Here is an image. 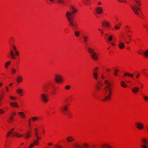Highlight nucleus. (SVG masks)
I'll list each match as a JSON object with an SVG mask.
<instances>
[{"instance_id": "1", "label": "nucleus", "mask_w": 148, "mask_h": 148, "mask_svg": "<svg viewBox=\"0 0 148 148\" xmlns=\"http://www.w3.org/2000/svg\"><path fill=\"white\" fill-rule=\"evenodd\" d=\"M104 83L106 85V86L104 88V92L105 94L107 93L108 95L105 96L104 99H102L103 101L107 100H110L112 93L111 87L112 86L110 82L108 80H106L104 81Z\"/></svg>"}, {"instance_id": "2", "label": "nucleus", "mask_w": 148, "mask_h": 148, "mask_svg": "<svg viewBox=\"0 0 148 148\" xmlns=\"http://www.w3.org/2000/svg\"><path fill=\"white\" fill-rule=\"evenodd\" d=\"M70 10L72 11L71 12H67L66 13V16L67 17L68 20L69 22L70 25L72 27H76L75 23L73 21V20L71 19L72 15V14H74L77 11V10L72 5L70 8Z\"/></svg>"}, {"instance_id": "3", "label": "nucleus", "mask_w": 148, "mask_h": 148, "mask_svg": "<svg viewBox=\"0 0 148 148\" xmlns=\"http://www.w3.org/2000/svg\"><path fill=\"white\" fill-rule=\"evenodd\" d=\"M87 49L89 53L91 54V58L95 60H97L98 59L97 55L96 53L94 52V49L90 47H88Z\"/></svg>"}, {"instance_id": "4", "label": "nucleus", "mask_w": 148, "mask_h": 148, "mask_svg": "<svg viewBox=\"0 0 148 148\" xmlns=\"http://www.w3.org/2000/svg\"><path fill=\"white\" fill-rule=\"evenodd\" d=\"M73 145L74 147L77 148H86L88 147L89 146L88 144L86 143H83V145L84 147L80 146L77 142H75L73 143Z\"/></svg>"}, {"instance_id": "5", "label": "nucleus", "mask_w": 148, "mask_h": 148, "mask_svg": "<svg viewBox=\"0 0 148 148\" xmlns=\"http://www.w3.org/2000/svg\"><path fill=\"white\" fill-rule=\"evenodd\" d=\"M68 109V105H64L61 106L60 109L62 113L64 114H67V112Z\"/></svg>"}, {"instance_id": "6", "label": "nucleus", "mask_w": 148, "mask_h": 148, "mask_svg": "<svg viewBox=\"0 0 148 148\" xmlns=\"http://www.w3.org/2000/svg\"><path fill=\"white\" fill-rule=\"evenodd\" d=\"M141 142L142 144L141 145V147L142 148H148L147 145H148V141L145 138H143Z\"/></svg>"}, {"instance_id": "7", "label": "nucleus", "mask_w": 148, "mask_h": 148, "mask_svg": "<svg viewBox=\"0 0 148 148\" xmlns=\"http://www.w3.org/2000/svg\"><path fill=\"white\" fill-rule=\"evenodd\" d=\"M48 95L45 93H42L40 95L41 99L44 103L47 102L49 100Z\"/></svg>"}, {"instance_id": "8", "label": "nucleus", "mask_w": 148, "mask_h": 148, "mask_svg": "<svg viewBox=\"0 0 148 148\" xmlns=\"http://www.w3.org/2000/svg\"><path fill=\"white\" fill-rule=\"evenodd\" d=\"M10 53L11 57V58L14 59H15L16 58V55L17 56H18L19 55V53L17 51H15V54H14L13 51L12 50L10 51Z\"/></svg>"}, {"instance_id": "9", "label": "nucleus", "mask_w": 148, "mask_h": 148, "mask_svg": "<svg viewBox=\"0 0 148 148\" xmlns=\"http://www.w3.org/2000/svg\"><path fill=\"white\" fill-rule=\"evenodd\" d=\"M55 80L57 83H59L62 81V78L60 75H56L55 77Z\"/></svg>"}, {"instance_id": "10", "label": "nucleus", "mask_w": 148, "mask_h": 148, "mask_svg": "<svg viewBox=\"0 0 148 148\" xmlns=\"http://www.w3.org/2000/svg\"><path fill=\"white\" fill-rule=\"evenodd\" d=\"M14 129L12 128L10 131H11L12 132L11 133V136H15L18 137H21L23 136L22 134H20L17 132H14Z\"/></svg>"}, {"instance_id": "11", "label": "nucleus", "mask_w": 148, "mask_h": 148, "mask_svg": "<svg viewBox=\"0 0 148 148\" xmlns=\"http://www.w3.org/2000/svg\"><path fill=\"white\" fill-rule=\"evenodd\" d=\"M135 126L137 128L140 130L143 129L144 127L143 124L140 122L136 123Z\"/></svg>"}, {"instance_id": "12", "label": "nucleus", "mask_w": 148, "mask_h": 148, "mask_svg": "<svg viewBox=\"0 0 148 148\" xmlns=\"http://www.w3.org/2000/svg\"><path fill=\"white\" fill-rule=\"evenodd\" d=\"M97 13L98 14H101L103 12V10L102 8L101 7H98L96 9Z\"/></svg>"}, {"instance_id": "13", "label": "nucleus", "mask_w": 148, "mask_h": 148, "mask_svg": "<svg viewBox=\"0 0 148 148\" xmlns=\"http://www.w3.org/2000/svg\"><path fill=\"white\" fill-rule=\"evenodd\" d=\"M29 133V132L26 133L25 135H23V136H24V138L25 139H28L29 137H31V134Z\"/></svg>"}, {"instance_id": "14", "label": "nucleus", "mask_w": 148, "mask_h": 148, "mask_svg": "<svg viewBox=\"0 0 148 148\" xmlns=\"http://www.w3.org/2000/svg\"><path fill=\"white\" fill-rule=\"evenodd\" d=\"M34 143H32L29 147V148H31L34 147L35 145H38V142L36 140H34Z\"/></svg>"}, {"instance_id": "15", "label": "nucleus", "mask_w": 148, "mask_h": 148, "mask_svg": "<svg viewBox=\"0 0 148 148\" xmlns=\"http://www.w3.org/2000/svg\"><path fill=\"white\" fill-rule=\"evenodd\" d=\"M10 105L13 107L18 108L19 107L17 103L16 102H10Z\"/></svg>"}, {"instance_id": "16", "label": "nucleus", "mask_w": 148, "mask_h": 148, "mask_svg": "<svg viewBox=\"0 0 148 148\" xmlns=\"http://www.w3.org/2000/svg\"><path fill=\"white\" fill-rule=\"evenodd\" d=\"M14 120V117L13 116H11L9 118L8 121L9 123H12L13 122Z\"/></svg>"}, {"instance_id": "17", "label": "nucleus", "mask_w": 148, "mask_h": 148, "mask_svg": "<svg viewBox=\"0 0 148 148\" xmlns=\"http://www.w3.org/2000/svg\"><path fill=\"white\" fill-rule=\"evenodd\" d=\"M66 140L68 142H71L73 141L74 140V139L71 136L68 137L66 138Z\"/></svg>"}, {"instance_id": "18", "label": "nucleus", "mask_w": 148, "mask_h": 148, "mask_svg": "<svg viewBox=\"0 0 148 148\" xmlns=\"http://www.w3.org/2000/svg\"><path fill=\"white\" fill-rule=\"evenodd\" d=\"M119 48L121 49H122L125 47V45L122 42H120L119 44Z\"/></svg>"}, {"instance_id": "19", "label": "nucleus", "mask_w": 148, "mask_h": 148, "mask_svg": "<svg viewBox=\"0 0 148 148\" xmlns=\"http://www.w3.org/2000/svg\"><path fill=\"white\" fill-rule=\"evenodd\" d=\"M23 90L21 88H19L17 90V92L21 95L22 96L23 95Z\"/></svg>"}, {"instance_id": "20", "label": "nucleus", "mask_w": 148, "mask_h": 148, "mask_svg": "<svg viewBox=\"0 0 148 148\" xmlns=\"http://www.w3.org/2000/svg\"><path fill=\"white\" fill-rule=\"evenodd\" d=\"M124 76H128L132 78H133L134 77V75L133 74H130L127 73H125L124 75Z\"/></svg>"}, {"instance_id": "21", "label": "nucleus", "mask_w": 148, "mask_h": 148, "mask_svg": "<svg viewBox=\"0 0 148 148\" xmlns=\"http://www.w3.org/2000/svg\"><path fill=\"white\" fill-rule=\"evenodd\" d=\"M17 83L21 82H22L23 80L22 77L20 76H18L17 78Z\"/></svg>"}, {"instance_id": "22", "label": "nucleus", "mask_w": 148, "mask_h": 148, "mask_svg": "<svg viewBox=\"0 0 148 148\" xmlns=\"http://www.w3.org/2000/svg\"><path fill=\"white\" fill-rule=\"evenodd\" d=\"M139 90V88L137 87H134L132 89V91L136 93L138 92Z\"/></svg>"}, {"instance_id": "23", "label": "nucleus", "mask_w": 148, "mask_h": 148, "mask_svg": "<svg viewBox=\"0 0 148 148\" xmlns=\"http://www.w3.org/2000/svg\"><path fill=\"white\" fill-rule=\"evenodd\" d=\"M132 9L133 11L135 13V14L138 15L139 14L138 12L137 11V10L134 7L132 6Z\"/></svg>"}, {"instance_id": "24", "label": "nucleus", "mask_w": 148, "mask_h": 148, "mask_svg": "<svg viewBox=\"0 0 148 148\" xmlns=\"http://www.w3.org/2000/svg\"><path fill=\"white\" fill-rule=\"evenodd\" d=\"M102 25L104 27H106L109 26V23L107 21H104L102 23Z\"/></svg>"}, {"instance_id": "25", "label": "nucleus", "mask_w": 148, "mask_h": 148, "mask_svg": "<svg viewBox=\"0 0 148 148\" xmlns=\"http://www.w3.org/2000/svg\"><path fill=\"white\" fill-rule=\"evenodd\" d=\"M102 84L101 82H98V84L97 86V89L100 90L101 88Z\"/></svg>"}, {"instance_id": "26", "label": "nucleus", "mask_w": 148, "mask_h": 148, "mask_svg": "<svg viewBox=\"0 0 148 148\" xmlns=\"http://www.w3.org/2000/svg\"><path fill=\"white\" fill-rule=\"evenodd\" d=\"M19 115L23 118L25 117V115L24 113L22 112H20L18 113Z\"/></svg>"}, {"instance_id": "27", "label": "nucleus", "mask_w": 148, "mask_h": 148, "mask_svg": "<svg viewBox=\"0 0 148 148\" xmlns=\"http://www.w3.org/2000/svg\"><path fill=\"white\" fill-rule=\"evenodd\" d=\"M93 77L95 79H97L98 77V73L97 72H95L93 73Z\"/></svg>"}, {"instance_id": "28", "label": "nucleus", "mask_w": 148, "mask_h": 148, "mask_svg": "<svg viewBox=\"0 0 148 148\" xmlns=\"http://www.w3.org/2000/svg\"><path fill=\"white\" fill-rule=\"evenodd\" d=\"M83 39L84 42H85L86 44V42H87L88 39V37L87 36H83Z\"/></svg>"}, {"instance_id": "29", "label": "nucleus", "mask_w": 148, "mask_h": 148, "mask_svg": "<svg viewBox=\"0 0 148 148\" xmlns=\"http://www.w3.org/2000/svg\"><path fill=\"white\" fill-rule=\"evenodd\" d=\"M121 86L123 87L124 88H126L127 87V86L126 85V84H125L124 82L123 81H121Z\"/></svg>"}, {"instance_id": "30", "label": "nucleus", "mask_w": 148, "mask_h": 148, "mask_svg": "<svg viewBox=\"0 0 148 148\" xmlns=\"http://www.w3.org/2000/svg\"><path fill=\"white\" fill-rule=\"evenodd\" d=\"M143 55L145 57L148 58V50H146L143 53Z\"/></svg>"}, {"instance_id": "31", "label": "nucleus", "mask_w": 148, "mask_h": 148, "mask_svg": "<svg viewBox=\"0 0 148 148\" xmlns=\"http://www.w3.org/2000/svg\"><path fill=\"white\" fill-rule=\"evenodd\" d=\"M74 33L76 37H78L80 36V32L78 31H75Z\"/></svg>"}, {"instance_id": "32", "label": "nucleus", "mask_w": 148, "mask_h": 148, "mask_svg": "<svg viewBox=\"0 0 148 148\" xmlns=\"http://www.w3.org/2000/svg\"><path fill=\"white\" fill-rule=\"evenodd\" d=\"M101 146H102V147L103 148H105L106 147H108V148H111L108 145H107V144H103Z\"/></svg>"}, {"instance_id": "33", "label": "nucleus", "mask_w": 148, "mask_h": 148, "mask_svg": "<svg viewBox=\"0 0 148 148\" xmlns=\"http://www.w3.org/2000/svg\"><path fill=\"white\" fill-rule=\"evenodd\" d=\"M11 62L10 61H8L6 63H5V67L7 68L8 66L10 65Z\"/></svg>"}, {"instance_id": "34", "label": "nucleus", "mask_w": 148, "mask_h": 148, "mask_svg": "<svg viewBox=\"0 0 148 148\" xmlns=\"http://www.w3.org/2000/svg\"><path fill=\"white\" fill-rule=\"evenodd\" d=\"M31 119L33 121H35L38 119V118L36 116H34L32 117Z\"/></svg>"}, {"instance_id": "35", "label": "nucleus", "mask_w": 148, "mask_h": 148, "mask_svg": "<svg viewBox=\"0 0 148 148\" xmlns=\"http://www.w3.org/2000/svg\"><path fill=\"white\" fill-rule=\"evenodd\" d=\"M11 71L12 73L13 74H14L16 72V70L15 69H13V68H11Z\"/></svg>"}, {"instance_id": "36", "label": "nucleus", "mask_w": 148, "mask_h": 148, "mask_svg": "<svg viewBox=\"0 0 148 148\" xmlns=\"http://www.w3.org/2000/svg\"><path fill=\"white\" fill-rule=\"evenodd\" d=\"M56 148H62V147L60 145L56 144L55 146Z\"/></svg>"}, {"instance_id": "37", "label": "nucleus", "mask_w": 148, "mask_h": 148, "mask_svg": "<svg viewBox=\"0 0 148 148\" xmlns=\"http://www.w3.org/2000/svg\"><path fill=\"white\" fill-rule=\"evenodd\" d=\"M12 132L11 131H9L7 133V137H10V134L11 135V133H12Z\"/></svg>"}, {"instance_id": "38", "label": "nucleus", "mask_w": 148, "mask_h": 148, "mask_svg": "<svg viewBox=\"0 0 148 148\" xmlns=\"http://www.w3.org/2000/svg\"><path fill=\"white\" fill-rule=\"evenodd\" d=\"M114 28L116 30H118L120 28V27L118 25H116L114 27Z\"/></svg>"}, {"instance_id": "39", "label": "nucleus", "mask_w": 148, "mask_h": 148, "mask_svg": "<svg viewBox=\"0 0 148 148\" xmlns=\"http://www.w3.org/2000/svg\"><path fill=\"white\" fill-rule=\"evenodd\" d=\"M1 99H2L4 97V95H3V93L4 92V91L3 90H1Z\"/></svg>"}, {"instance_id": "40", "label": "nucleus", "mask_w": 148, "mask_h": 148, "mask_svg": "<svg viewBox=\"0 0 148 148\" xmlns=\"http://www.w3.org/2000/svg\"><path fill=\"white\" fill-rule=\"evenodd\" d=\"M5 112L4 111L1 109H0V114H3Z\"/></svg>"}, {"instance_id": "41", "label": "nucleus", "mask_w": 148, "mask_h": 148, "mask_svg": "<svg viewBox=\"0 0 148 148\" xmlns=\"http://www.w3.org/2000/svg\"><path fill=\"white\" fill-rule=\"evenodd\" d=\"M70 88V86L69 85H67L65 87L66 89L68 90H69Z\"/></svg>"}, {"instance_id": "42", "label": "nucleus", "mask_w": 148, "mask_h": 148, "mask_svg": "<svg viewBox=\"0 0 148 148\" xmlns=\"http://www.w3.org/2000/svg\"><path fill=\"white\" fill-rule=\"evenodd\" d=\"M112 36H109V38H108V40L110 41H112Z\"/></svg>"}, {"instance_id": "43", "label": "nucleus", "mask_w": 148, "mask_h": 148, "mask_svg": "<svg viewBox=\"0 0 148 148\" xmlns=\"http://www.w3.org/2000/svg\"><path fill=\"white\" fill-rule=\"evenodd\" d=\"M143 98L146 101H147V100H148V97L146 96H145L143 97Z\"/></svg>"}, {"instance_id": "44", "label": "nucleus", "mask_w": 148, "mask_h": 148, "mask_svg": "<svg viewBox=\"0 0 148 148\" xmlns=\"http://www.w3.org/2000/svg\"><path fill=\"white\" fill-rule=\"evenodd\" d=\"M135 1L138 5H141L140 2V1H138L137 0H135Z\"/></svg>"}, {"instance_id": "45", "label": "nucleus", "mask_w": 148, "mask_h": 148, "mask_svg": "<svg viewBox=\"0 0 148 148\" xmlns=\"http://www.w3.org/2000/svg\"><path fill=\"white\" fill-rule=\"evenodd\" d=\"M35 132L34 135L36 136H37L38 135V131Z\"/></svg>"}, {"instance_id": "46", "label": "nucleus", "mask_w": 148, "mask_h": 148, "mask_svg": "<svg viewBox=\"0 0 148 148\" xmlns=\"http://www.w3.org/2000/svg\"><path fill=\"white\" fill-rule=\"evenodd\" d=\"M36 138H37V140H36L38 142V140H40V139H41V138L40 137H39L38 136H36Z\"/></svg>"}, {"instance_id": "47", "label": "nucleus", "mask_w": 148, "mask_h": 148, "mask_svg": "<svg viewBox=\"0 0 148 148\" xmlns=\"http://www.w3.org/2000/svg\"><path fill=\"white\" fill-rule=\"evenodd\" d=\"M86 1L85 2H84V3L86 5H88V1H89V0H85Z\"/></svg>"}, {"instance_id": "48", "label": "nucleus", "mask_w": 148, "mask_h": 148, "mask_svg": "<svg viewBox=\"0 0 148 148\" xmlns=\"http://www.w3.org/2000/svg\"><path fill=\"white\" fill-rule=\"evenodd\" d=\"M10 99L12 100H14L16 99V98H15L12 96H11L10 97Z\"/></svg>"}, {"instance_id": "49", "label": "nucleus", "mask_w": 148, "mask_h": 148, "mask_svg": "<svg viewBox=\"0 0 148 148\" xmlns=\"http://www.w3.org/2000/svg\"><path fill=\"white\" fill-rule=\"evenodd\" d=\"M16 114V112H13L11 114V116H13L14 117V116Z\"/></svg>"}, {"instance_id": "50", "label": "nucleus", "mask_w": 148, "mask_h": 148, "mask_svg": "<svg viewBox=\"0 0 148 148\" xmlns=\"http://www.w3.org/2000/svg\"><path fill=\"white\" fill-rule=\"evenodd\" d=\"M118 1L121 2L125 3L126 2L125 0H118Z\"/></svg>"}, {"instance_id": "51", "label": "nucleus", "mask_w": 148, "mask_h": 148, "mask_svg": "<svg viewBox=\"0 0 148 148\" xmlns=\"http://www.w3.org/2000/svg\"><path fill=\"white\" fill-rule=\"evenodd\" d=\"M31 120V119L30 118L29 119V120H28L29 125V126H31V123H30Z\"/></svg>"}, {"instance_id": "52", "label": "nucleus", "mask_w": 148, "mask_h": 148, "mask_svg": "<svg viewBox=\"0 0 148 148\" xmlns=\"http://www.w3.org/2000/svg\"><path fill=\"white\" fill-rule=\"evenodd\" d=\"M98 68L97 67H96L94 69V71L95 72H96V71L97 70Z\"/></svg>"}, {"instance_id": "53", "label": "nucleus", "mask_w": 148, "mask_h": 148, "mask_svg": "<svg viewBox=\"0 0 148 148\" xmlns=\"http://www.w3.org/2000/svg\"><path fill=\"white\" fill-rule=\"evenodd\" d=\"M13 49L15 51H16V47H14Z\"/></svg>"}, {"instance_id": "54", "label": "nucleus", "mask_w": 148, "mask_h": 148, "mask_svg": "<svg viewBox=\"0 0 148 148\" xmlns=\"http://www.w3.org/2000/svg\"><path fill=\"white\" fill-rule=\"evenodd\" d=\"M113 74H114V75L115 76H116L117 74V73L115 72H114Z\"/></svg>"}, {"instance_id": "55", "label": "nucleus", "mask_w": 148, "mask_h": 148, "mask_svg": "<svg viewBox=\"0 0 148 148\" xmlns=\"http://www.w3.org/2000/svg\"><path fill=\"white\" fill-rule=\"evenodd\" d=\"M68 116L69 118H70L71 117V114H68Z\"/></svg>"}, {"instance_id": "56", "label": "nucleus", "mask_w": 148, "mask_h": 148, "mask_svg": "<svg viewBox=\"0 0 148 148\" xmlns=\"http://www.w3.org/2000/svg\"><path fill=\"white\" fill-rule=\"evenodd\" d=\"M6 90L8 91V92L9 91H8V87H7V86H6Z\"/></svg>"}, {"instance_id": "57", "label": "nucleus", "mask_w": 148, "mask_h": 148, "mask_svg": "<svg viewBox=\"0 0 148 148\" xmlns=\"http://www.w3.org/2000/svg\"><path fill=\"white\" fill-rule=\"evenodd\" d=\"M43 89L44 90H45V91H47V90L45 88V86L44 87Z\"/></svg>"}, {"instance_id": "58", "label": "nucleus", "mask_w": 148, "mask_h": 148, "mask_svg": "<svg viewBox=\"0 0 148 148\" xmlns=\"http://www.w3.org/2000/svg\"><path fill=\"white\" fill-rule=\"evenodd\" d=\"M114 71H115V72H116V73L118 72L119 71L118 70H117V69H116Z\"/></svg>"}, {"instance_id": "59", "label": "nucleus", "mask_w": 148, "mask_h": 148, "mask_svg": "<svg viewBox=\"0 0 148 148\" xmlns=\"http://www.w3.org/2000/svg\"><path fill=\"white\" fill-rule=\"evenodd\" d=\"M49 1L50 2H53L54 1V0H49Z\"/></svg>"}, {"instance_id": "60", "label": "nucleus", "mask_w": 148, "mask_h": 148, "mask_svg": "<svg viewBox=\"0 0 148 148\" xmlns=\"http://www.w3.org/2000/svg\"><path fill=\"white\" fill-rule=\"evenodd\" d=\"M139 74H138V75H137L136 76V78H138V77L139 76Z\"/></svg>"}, {"instance_id": "61", "label": "nucleus", "mask_w": 148, "mask_h": 148, "mask_svg": "<svg viewBox=\"0 0 148 148\" xmlns=\"http://www.w3.org/2000/svg\"><path fill=\"white\" fill-rule=\"evenodd\" d=\"M48 145L49 146L51 145H52V144L51 143H48Z\"/></svg>"}, {"instance_id": "62", "label": "nucleus", "mask_w": 148, "mask_h": 148, "mask_svg": "<svg viewBox=\"0 0 148 148\" xmlns=\"http://www.w3.org/2000/svg\"><path fill=\"white\" fill-rule=\"evenodd\" d=\"M111 45H112V46H114L115 45V44H114V43H111Z\"/></svg>"}, {"instance_id": "63", "label": "nucleus", "mask_w": 148, "mask_h": 148, "mask_svg": "<svg viewBox=\"0 0 148 148\" xmlns=\"http://www.w3.org/2000/svg\"><path fill=\"white\" fill-rule=\"evenodd\" d=\"M98 4L99 5H101V3L100 2H98Z\"/></svg>"}, {"instance_id": "64", "label": "nucleus", "mask_w": 148, "mask_h": 148, "mask_svg": "<svg viewBox=\"0 0 148 148\" xmlns=\"http://www.w3.org/2000/svg\"><path fill=\"white\" fill-rule=\"evenodd\" d=\"M146 129H147V130L148 131V125H147V127H146Z\"/></svg>"}]
</instances>
